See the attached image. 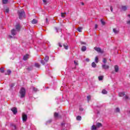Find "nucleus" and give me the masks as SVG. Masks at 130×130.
I'll return each mask as SVG.
<instances>
[{
    "label": "nucleus",
    "instance_id": "1",
    "mask_svg": "<svg viewBox=\"0 0 130 130\" xmlns=\"http://www.w3.org/2000/svg\"><path fill=\"white\" fill-rule=\"evenodd\" d=\"M18 15L19 19H23L25 18V11L23 10H19L18 11Z\"/></svg>",
    "mask_w": 130,
    "mask_h": 130
},
{
    "label": "nucleus",
    "instance_id": "2",
    "mask_svg": "<svg viewBox=\"0 0 130 130\" xmlns=\"http://www.w3.org/2000/svg\"><path fill=\"white\" fill-rule=\"evenodd\" d=\"M20 94V98H24L26 95V89L24 87H22L19 91Z\"/></svg>",
    "mask_w": 130,
    "mask_h": 130
},
{
    "label": "nucleus",
    "instance_id": "3",
    "mask_svg": "<svg viewBox=\"0 0 130 130\" xmlns=\"http://www.w3.org/2000/svg\"><path fill=\"white\" fill-rule=\"evenodd\" d=\"M22 117L23 121L24 122L27 121V119H28V116H27V114H25V113H22Z\"/></svg>",
    "mask_w": 130,
    "mask_h": 130
},
{
    "label": "nucleus",
    "instance_id": "4",
    "mask_svg": "<svg viewBox=\"0 0 130 130\" xmlns=\"http://www.w3.org/2000/svg\"><path fill=\"white\" fill-rule=\"evenodd\" d=\"M94 49L96 51H98V52H100V53H103V52H104V51L101 50V48H100L94 47Z\"/></svg>",
    "mask_w": 130,
    "mask_h": 130
},
{
    "label": "nucleus",
    "instance_id": "5",
    "mask_svg": "<svg viewBox=\"0 0 130 130\" xmlns=\"http://www.w3.org/2000/svg\"><path fill=\"white\" fill-rule=\"evenodd\" d=\"M15 28L17 32H19L21 29V25L20 24L18 23L15 25Z\"/></svg>",
    "mask_w": 130,
    "mask_h": 130
},
{
    "label": "nucleus",
    "instance_id": "6",
    "mask_svg": "<svg viewBox=\"0 0 130 130\" xmlns=\"http://www.w3.org/2000/svg\"><path fill=\"white\" fill-rule=\"evenodd\" d=\"M11 111H12L14 114H17V113L18 112V111L17 110V109L15 107L12 108L11 109Z\"/></svg>",
    "mask_w": 130,
    "mask_h": 130
},
{
    "label": "nucleus",
    "instance_id": "7",
    "mask_svg": "<svg viewBox=\"0 0 130 130\" xmlns=\"http://www.w3.org/2000/svg\"><path fill=\"white\" fill-rule=\"evenodd\" d=\"M54 116L55 117V118H56V119H58V118H60V117H61V116L60 115H59L58 114V113L55 112L54 114Z\"/></svg>",
    "mask_w": 130,
    "mask_h": 130
},
{
    "label": "nucleus",
    "instance_id": "8",
    "mask_svg": "<svg viewBox=\"0 0 130 130\" xmlns=\"http://www.w3.org/2000/svg\"><path fill=\"white\" fill-rule=\"evenodd\" d=\"M29 57L30 55L27 54L23 56V60H27V59H28V58H29Z\"/></svg>",
    "mask_w": 130,
    "mask_h": 130
},
{
    "label": "nucleus",
    "instance_id": "9",
    "mask_svg": "<svg viewBox=\"0 0 130 130\" xmlns=\"http://www.w3.org/2000/svg\"><path fill=\"white\" fill-rule=\"evenodd\" d=\"M17 32H18L16 29H13L11 30L12 35H16L17 34Z\"/></svg>",
    "mask_w": 130,
    "mask_h": 130
},
{
    "label": "nucleus",
    "instance_id": "10",
    "mask_svg": "<svg viewBox=\"0 0 130 130\" xmlns=\"http://www.w3.org/2000/svg\"><path fill=\"white\" fill-rule=\"evenodd\" d=\"M102 68H103V69H104L105 70H107V69H109V66L103 64V65H102Z\"/></svg>",
    "mask_w": 130,
    "mask_h": 130
},
{
    "label": "nucleus",
    "instance_id": "11",
    "mask_svg": "<svg viewBox=\"0 0 130 130\" xmlns=\"http://www.w3.org/2000/svg\"><path fill=\"white\" fill-rule=\"evenodd\" d=\"M114 69H115V72H116V73H117V72H118V71L119 70L118 66H117V65H115L114 66Z\"/></svg>",
    "mask_w": 130,
    "mask_h": 130
},
{
    "label": "nucleus",
    "instance_id": "12",
    "mask_svg": "<svg viewBox=\"0 0 130 130\" xmlns=\"http://www.w3.org/2000/svg\"><path fill=\"white\" fill-rule=\"evenodd\" d=\"M124 95H125V93L124 92H119L118 94L119 97H123Z\"/></svg>",
    "mask_w": 130,
    "mask_h": 130
},
{
    "label": "nucleus",
    "instance_id": "13",
    "mask_svg": "<svg viewBox=\"0 0 130 130\" xmlns=\"http://www.w3.org/2000/svg\"><path fill=\"white\" fill-rule=\"evenodd\" d=\"M102 126V124L100 122H98L96 123V127H101Z\"/></svg>",
    "mask_w": 130,
    "mask_h": 130
},
{
    "label": "nucleus",
    "instance_id": "14",
    "mask_svg": "<svg viewBox=\"0 0 130 130\" xmlns=\"http://www.w3.org/2000/svg\"><path fill=\"white\" fill-rule=\"evenodd\" d=\"M86 50H87V48L86 47V46H82L81 48L82 51H86Z\"/></svg>",
    "mask_w": 130,
    "mask_h": 130
},
{
    "label": "nucleus",
    "instance_id": "15",
    "mask_svg": "<svg viewBox=\"0 0 130 130\" xmlns=\"http://www.w3.org/2000/svg\"><path fill=\"white\" fill-rule=\"evenodd\" d=\"M113 32L115 34H117L118 33V32H119V31L118 30H116V28H114L113 29Z\"/></svg>",
    "mask_w": 130,
    "mask_h": 130
},
{
    "label": "nucleus",
    "instance_id": "16",
    "mask_svg": "<svg viewBox=\"0 0 130 130\" xmlns=\"http://www.w3.org/2000/svg\"><path fill=\"white\" fill-rule=\"evenodd\" d=\"M95 61L96 63H98V62H99V59L98 58V56L95 57Z\"/></svg>",
    "mask_w": 130,
    "mask_h": 130
},
{
    "label": "nucleus",
    "instance_id": "17",
    "mask_svg": "<svg viewBox=\"0 0 130 130\" xmlns=\"http://www.w3.org/2000/svg\"><path fill=\"white\" fill-rule=\"evenodd\" d=\"M31 23H32V24H37V20H36V19H33V20L31 21Z\"/></svg>",
    "mask_w": 130,
    "mask_h": 130
},
{
    "label": "nucleus",
    "instance_id": "18",
    "mask_svg": "<svg viewBox=\"0 0 130 130\" xmlns=\"http://www.w3.org/2000/svg\"><path fill=\"white\" fill-rule=\"evenodd\" d=\"M96 66H97V65L94 62H92V63H91V67H92V68H96Z\"/></svg>",
    "mask_w": 130,
    "mask_h": 130
},
{
    "label": "nucleus",
    "instance_id": "19",
    "mask_svg": "<svg viewBox=\"0 0 130 130\" xmlns=\"http://www.w3.org/2000/svg\"><path fill=\"white\" fill-rule=\"evenodd\" d=\"M91 129L92 130H96V129H97V127H96V126H95V125H93L91 126Z\"/></svg>",
    "mask_w": 130,
    "mask_h": 130
},
{
    "label": "nucleus",
    "instance_id": "20",
    "mask_svg": "<svg viewBox=\"0 0 130 130\" xmlns=\"http://www.w3.org/2000/svg\"><path fill=\"white\" fill-rule=\"evenodd\" d=\"M104 77L103 76H99V81H103Z\"/></svg>",
    "mask_w": 130,
    "mask_h": 130
},
{
    "label": "nucleus",
    "instance_id": "21",
    "mask_svg": "<svg viewBox=\"0 0 130 130\" xmlns=\"http://www.w3.org/2000/svg\"><path fill=\"white\" fill-rule=\"evenodd\" d=\"M103 62H104V63H106L107 62V59H106V58H103Z\"/></svg>",
    "mask_w": 130,
    "mask_h": 130
},
{
    "label": "nucleus",
    "instance_id": "22",
    "mask_svg": "<svg viewBox=\"0 0 130 130\" xmlns=\"http://www.w3.org/2000/svg\"><path fill=\"white\" fill-rule=\"evenodd\" d=\"M8 1H9V0H2V3H3V4H8Z\"/></svg>",
    "mask_w": 130,
    "mask_h": 130
},
{
    "label": "nucleus",
    "instance_id": "23",
    "mask_svg": "<svg viewBox=\"0 0 130 130\" xmlns=\"http://www.w3.org/2000/svg\"><path fill=\"white\" fill-rule=\"evenodd\" d=\"M44 60H46V61H48V60H49V57L48 56H46Z\"/></svg>",
    "mask_w": 130,
    "mask_h": 130
},
{
    "label": "nucleus",
    "instance_id": "24",
    "mask_svg": "<svg viewBox=\"0 0 130 130\" xmlns=\"http://www.w3.org/2000/svg\"><path fill=\"white\" fill-rule=\"evenodd\" d=\"M35 67H36V68H40V65L39 63H36L35 64Z\"/></svg>",
    "mask_w": 130,
    "mask_h": 130
},
{
    "label": "nucleus",
    "instance_id": "25",
    "mask_svg": "<svg viewBox=\"0 0 130 130\" xmlns=\"http://www.w3.org/2000/svg\"><path fill=\"white\" fill-rule=\"evenodd\" d=\"M27 71H32L33 70V67H30L27 68H26Z\"/></svg>",
    "mask_w": 130,
    "mask_h": 130
},
{
    "label": "nucleus",
    "instance_id": "26",
    "mask_svg": "<svg viewBox=\"0 0 130 130\" xmlns=\"http://www.w3.org/2000/svg\"><path fill=\"white\" fill-rule=\"evenodd\" d=\"M65 15H67L66 13H61V16L62 18H64Z\"/></svg>",
    "mask_w": 130,
    "mask_h": 130
},
{
    "label": "nucleus",
    "instance_id": "27",
    "mask_svg": "<svg viewBox=\"0 0 130 130\" xmlns=\"http://www.w3.org/2000/svg\"><path fill=\"white\" fill-rule=\"evenodd\" d=\"M122 10L123 11H126L127 8L126 6H122Z\"/></svg>",
    "mask_w": 130,
    "mask_h": 130
},
{
    "label": "nucleus",
    "instance_id": "28",
    "mask_svg": "<svg viewBox=\"0 0 130 130\" xmlns=\"http://www.w3.org/2000/svg\"><path fill=\"white\" fill-rule=\"evenodd\" d=\"M11 73H12V71H11V70H8L6 75H11Z\"/></svg>",
    "mask_w": 130,
    "mask_h": 130
},
{
    "label": "nucleus",
    "instance_id": "29",
    "mask_svg": "<svg viewBox=\"0 0 130 130\" xmlns=\"http://www.w3.org/2000/svg\"><path fill=\"white\" fill-rule=\"evenodd\" d=\"M76 119L77 120H81V119H82V117H81L80 116H78L76 118Z\"/></svg>",
    "mask_w": 130,
    "mask_h": 130
},
{
    "label": "nucleus",
    "instance_id": "30",
    "mask_svg": "<svg viewBox=\"0 0 130 130\" xmlns=\"http://www.w3.org/2000/svg\"><path fill=\"white\" fill-rule=\"evenodd\" d=\"M82 29H83V28H82V27H78L77 28L78 32H82Z\"/></svg>",
    "mask_w": 130,
    "mask_h": 130
},
{
    "label": "nucleus",
    "instance_id": "31",
    "mask_svg": "<svg viewBox=\"0 0 130 130\" xmlns=\"http://www.w3.org/2000/svg\"><path fill=\"white\" fill-rule=\"evenodd\" d=\"M102 92L103 93V94H107V91H106V90H105V89H103L102 90Z\"/></svg>",
    "mask_w": 130,
    "mask_h": 130
},
{
    "label": "nucleus",
    "instance_id": "32",
    "mask_svg": "<svg viewBox=\"0 0 130 130\" xmlns=\"http://www.w3.org/2000/svg\"><path fill=\"white\" fill-rule=\"evenodd\" d=\"M0 72H1V73H4L5 72V70L4 69V68H1V69H0Z\"/></svg>",
    "mask_w": 130,
    "mask_h": 130
},
{
    "label": "nucleus",
    "instance_id": "33",
    "mask_svg": "<svg viewBox=\"0 0 130 130\" xmlns=\"http://www.w3.org/2000/svg\"><path fill=\"white\" fill-rule=\"evenodd\" d=\"M101 22L102 25H105V22L104 21H103V19H101Z\"/></svg>",
    "mask_w": 130,
    "mask_h": 130
},
{
    "label": "nucleus",
    "instance_id": "34",
    "mask_svg": "<svg viewBox=\"0 0 130 130\" xmlns=\"http://www.w3.org/2000/svg\"><path fill=\"white\" fill-rule=\"evenodd\" d=\"M123 99H124V100H126V99H128V96H127V95H125L123 98Z\"/></svg>",
    "mask_w": 130,
    "mask_h": 130
},
{
    "label": "nucleus",
    "instance_id": "35",
    "mask_svg": "<svg viewBox=\"0 0 130 130\" xmlns=\"http://www.w3.org/2000/svg\"><path fill=\"white\" fill-rule=\"evenodd\" d=\"M115 112H119V108H117L115 110Z\"/></svg>",
    "mask_w": 130,
    "mask_h": 130
},
{
    "label": "nucleus",
    "instance_id": "36",
    "mask_svg": "<svg viewBox=\"0 0 130 130\" xmlns=\"http://www.w3.org/2000/svg\"><path fill=\"white\" fill-rule=\"evenodd\" d=\"M43 2L45 5L47 4V0H43Z\"/></svg>",
    "mask_w": 130,
    "mask_h": 130
},
{
    "label": "nucleus",
    "instance_id": "37",
    "mask_svg": "<svg viewBox=\"0 0 130 130\" xmlns=\"http://www.w3.org/2000/svg\"><path fill=\"white\" fill-rule=\"evenodd\" d=\"M33 90L35 91V92H37V91H38V89L36 87H33Z\"/></svg>",
    "mask_w": 130,
    "mask_h": 130
},
{
    "label": "nucleus",
    "instance_id": "38",
    "mask_svg": "<svg viewBox=\"0 0 130 130\" xmlns=\"http://www.w3.org/2000/svg\"><path fill=\"white\" fill-rule=\"evenodd\" d=\"M63 47L65 48V49H69V46H66L65 45H64Z\"/></svg>",
    "mask_w": 130,
    "mask_h": 130
},
{
    "label": "nucleus",
    "instance_id": "39",
    "mask_svg": "<svg viewBox=\"0 0 130 130\" xmlns=\"http://www.w3.org/2000/svg\"><path fill=\"white\" fill-rule=\"evenodd\" d=\"M87 100H88V101H90V99H91V96L88 95V96H87Z\"/></svg>",
    "mask_w": 130,
    "mask_h": 130
},
{
    "label": "nucleus",
    "instance_id": "40",
    "mask_svg": "<svg viewBox=\"0 0 130 130\" xmlns=\"http://www.w3.org/2000/svg\"><path fill=\"white\" fill-rule=\"evenodd\" d=\"M41 63H42V64H45V62H44V60H41Z\"/></svg>",
    "mask_w": 130,
    "mask_h": 130
},
{
    "label": "nucleus",
    "instance_id": "41",
    "mask_svg": "<svg viewBox=\"0 0 130 130\" xmlns=\"http://www.w3.org/2000/svg\"><path fill=\"white\" fill-rule=\"evenodd\" d=\"M9 11L10 10H9V9L7 8V9H6L5 12H6V13H9Z\"/></svg>",
    "mask_w": 130,
    "mask_h": 130
},
{
    "label": "nucleus",
    "instance_id": "42",
    "mask_svg": "<svg viewBox=\"0 0 130 130\" xmlns=\"http://www.w3.org/2000/svg\"><path fill=\"white\" fill-rule=\"evenodd\" d=\"M74 64H75V66H78V61H74Z\"/></svg>",
    "mask_w": 130,
    "mask_h": 130
},
{
    "label": "nucleus",
    "instance_id": "43",
    "mask_svg": "<svg viewBox=\"0 0 130 130\" xmlns=\"http://www.w3.org/2000/svg\"><path fill=\"white\" fill-rule=\"evenodd\" d=\"M66 124V123L64 122H62L61 123V125H62V126H64V125Z\"/></svg>",
    "mask_w": 130,
    "mask_h": 130
},
{
    "label": "nucleus",
    "instance_id": "44",
    "mask_svg": "<svg viewBox=\"0 0 130 130\" xmlns=\"http://www.w3.org/2000/svg\"><path fill=\"white\" fill-rule=\"evenodd\" d=\"M110 10H111V12H113V8H112V6H111V7H110Z\"/></svg>",
    "mask_w": 130,
    "mask_h": 130
},
{
    "label": "nucleus",
    "instance_id": "45",
    "mask_svg": "<svg viewBox=\"0 0 130 130\" xmlns=\"http://www.w3.org/2000/svg\"><path fill=\"white\" fill-rule=\"evenodd\" d=\"M46 24H48V19L46 18Z\"/></svg>",
    "mask_w": 130,
    "mask_h": 130
},
{
    "label": "nucleus",
    "instance_id": "46",
    "mask_svg": "<svg viewBox=\"0 0 130 130\" xmlns=\"http://www.w3.org/2000/svg\"><path fill=\"white\" fill-rule=\"evenodd\" d=\"M79 110L80 111H83V110H84V109H83V108H80Z\"/></svg>",
    "mask_w": 130,
    "mask_h": 130
},
{
    "label": "nucleus",
    "instance_id": "47",
    "mask_svg": "<svg viewBox=\"0 0 130 130\" xmlns=\"http://www.w3.org/2000/svg\"><path fill=\"white\" fill-rule=\"evenodd\" d=\"M98 28V24H95V29H97Z\"/></svg>",
    "mask_w": 130,
    "mask_h": 130
},
{
    "label": "nucleus",
    "instance_id": "48",
    "mask_svg": "<svg viewBox=\"0 0 130 130\" xmlns=\"http://www.w3.org/2000/svg\"><path fill=\"white\" fill-rule=\"evenodd\" d=\"M58 45L60 47H62V46H61V44L60 43H59Z\"/></svg>",
    "mask_w": 130,
    "mask_h": 130
},
{
    "label": "nucleus",
    "instance_id": "49",
    "mask_svg": "<svg viewBox=\"0 0 130 130\" xmlns=\"http://www.w3.org/2000/svg\"><path fill=\"white\" fill-rule=\"evenodd\" d=\"M127 24H128V25H130V20L127 22Z\"/></svg>",
    "mask_w": 130,
    "mask_h": 130
},
{
    "label": "nucleus",
    "instance_id": "50",
    "mask_svg": "<svg viewBox=\"0 0 130 130\" xmlns=\"http://www.w3.org/2000/svg\"><path fill=\"white\" fill-rule=\"evenodd\" d=\"M86 60L87 61H89L90 59H89V58H86Z\"/></svg>",
    "mask_w": 130,
    "mask_h": 130
},
{
    "label": "nucleus",
    "instance_id": "51",
    "mask_svg": "<svg viewBox=\"0 0 130 130\" xmlns=\"http://www.w3.org/2000/svg\"><path fill=\"white\" fill-rule=\"evenodd\" d=\"M81 5H82V6H84V5H85V4H84V3H83V2H82V3H81Z\"/></svg>",
    "mask_w": 130,
    "mask_h": 130
},
{
    "label": "nucleus",
    "instance_id": "52",
    "mask_svg": "<svg viewBox=\"0 0 130 130\" xmlns=\"http://www.w3.org/2000/svg\"><path fill=\"white\" fill-rule=\"evenodd\" d=\"M9 38H12V36H9Z\"/></svg>",
    "mask_w": 130,
    "mask_h": 130
},
{
    "label": "nucleus",
    "instance_id": "53",
    "mask_svg": "<svg viewBox=\"0 0 130 130\" xmlns=\"http://www.w3.org/2000/svg\"><path fill=\"white\" fill-rule=\"evenodd\" d=\"M109 60H110V61H111V59H110Z\"/></svg>",
    "mask_w": 130,
    "mask_h": 130
},
{
    "label": "nucleus",
    "instance_id": "54",
    "mask_svg": "<svg viewBox=\"0 0 130 130\" xmlns=\"http://www.w3.org/2000/svg\"><path fill=\"white\" fill-rule=\"evenodd\" d=\"M128 17H130V15H128Z\"/></svg>",
    "mask_w": 130,
    "mask_h": 130
},
{
    "label": "nucleus",
    "instance_id": "55",
    "mask_svg": "<svg viewBox=\"0 0 130 130\" xmlns=\"http://www.w3.org/2000/svg\"><path fill=\"white\" fill-rule=\"evenodd\" d=\"M74 69H76V67L74 68Z\"/></svg>",
    "mask_w": 130,
    "mask_h": 130
},
{
    "label": "nucleus",
    "instance_id": "56",
    "mask_svg": "<svg viewBox=\"0 0 130 130\" xmlns=\"http://www.w3.org/2000/svg\"><path fill=\"white\" fill-rule=\"evenodd\" d=\"M83 44H85V43H83Z\"/></svg>",
    "mask_w": 130,
    "mask_h": 130
}]
</instances>
